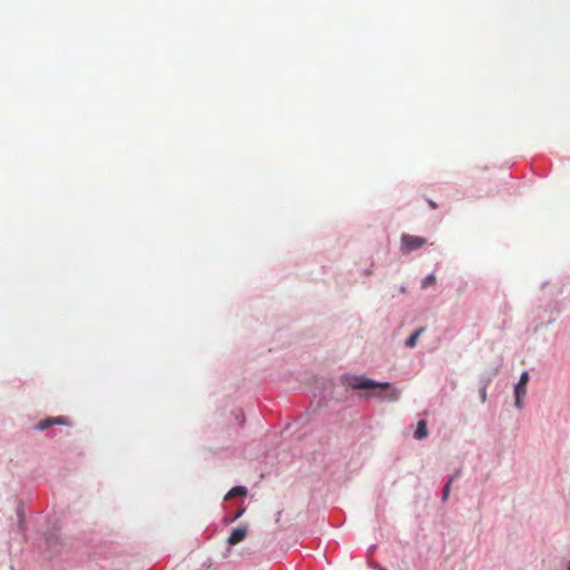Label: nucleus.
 I'll return each mask as SVG.
<instances>
[{"label":"nucleus","mask_w":570,"mask_h":570,"mask_svg":"<svg viewBox=\"0 0 570 570\" xmlns=\"http://www.w3.org/2000/svg\"><path fill=\"white\" fill-rule=\"evenodd\" d=\"M247 494V489L245 487H234L230 489L225 495V500H230L236 497H245Z\"/></svg>","instance_id":"nucleus-6"},{"label":"nucleus","mask_w":570,"mask_h":570,"mask_svg":"<svg viewBox=\"0 0 570 570\" xmlns=\"http://www.w3.org/2000/svg\"><path fill=\"white\" fill-rule=\"evenodd\" d=\"M429 205L432 209L436 208V204L433 200H429Z\"/></svg>","instance_id":"nucleus-14"},{"label":"nucleus","mask_w":570,"mask_h":570,"mask_svg":"<svg viewBox=\"0 0 570 570\" xmlns=\"http://www.w3.org/2000/svg\"><path fill=\"white\" fill-rule=\"evenodd\" d=\"M426 239L421 236L403 234L401 237V249L403 253H410L423 247Z\"/></svg>","instance_id":"nucleus-2"},{"label":"nucleus","mask_w":570,"mask_h":570,"mask_svg":"<svg viewBox=\"0 0 570 570\" xmlns=\"http://www.w3.org/2000/svg\"><path fill=\"white\" fill-rule=\"evenodd\" d=\"M53 424H68V419L65 417V416L49 417V419L40 421L36 425V429L40 430V431H43V430L52 426Z\"/></svg>","instance_id":"nucleus-4"},{"label":"nucleus","mask_w":570,"mask_h":570,"mask_svg":"<svg viewBox=\"0 0 570 570\" xmlns=\"http://www.w3.org/2000/svg\"><path fill=\"white\" fill-rule=\"evenodd\" d=\"M527 394V385H520V384H517L515 387H514V397H515V406L518 409H521L522 407V399Z\"/></svg>","instance_id":"nucleus-5"},{"label":"nucleus","mask_w":570,"mask_h":570,"mask_svg":"<svg viewBox=\"0 0 570 570\" xmlns=\"http://www.w3.org/2000/svg\"><path fill=\"white\" fill-rule=\"evenodd\" d=\"M381 570H385V569H381Z\"/></svg>","instance_id":"nucleus-15"},{"label":"nucleus","mask_w":570,"mask_h":570,"mask_svg":"<svg viewBox=\"0 0 570 570\" xmlns=\"http://www.w3.org/2000/svg\"><path fill=\"white\" fill-rule=\"evenodd\" d=\"M529 382V373L528 372H523L520 376V380L518 382V384H520L521 386L522 385H527Z\"/></svg>","instance_id":"nucleus-11"},{"label":"nucleus","mask_w":570,"mask_h":570,"mask_svg":"<svg viewBox=\"0 0 570 570\" xmlns=\"http://www.w3.org/2000/svg\"><path fill=\"white\" fill-rule=\"evenodd\" d=\"M436 283V277L434 274L428 275L421 283V288L426 289L430 286H434Z\"/></svg>","instance_id":"nucleus-9"},{"label":"nucleus","mask_w":570,"mask_h":570,"mask_svg":"<svg viewBox=\"0 0 570 570\" xmlns=\"http://www.w3.org/2000/svg\"><path fill=\"white\" fill-rule=\"evenodd\" d=\"M453 478L445 484L444 489H443V492H442V498L443 500H448L449 498V494H450V487H451V482H452Z\"/></svg>","instance_id":"nucleus-10"},{"label":"nucleus","mask_w":570,"mask_h":570,"mask_svg":"<svg viewBox=\"0 0 570 570\" xmlns=\"http://www.w3.org/2000/svg\"><path fill=\"white\" fill-rule=\"evenodd\" d=\"M480 397H481V401L482 402H485L487 401V387L483 386L481 390H480Z\"/></svg>","instance_id":"nucleus-12"},{"label":"nucleus","mask_w":570,"mask_h":570,"mask_svg":"<svg viewBox=\"0 0 570 570\" xmlns=\"http://www.w3.org/2000/svg\"><path fill=\"white\" fill-rule=\"evenodd\" d=\"M245 509H240L239 511L235 512V515L230 519L232 522L236 521L238 518H240L244 513Z\"/></svg>","instance_id":"nucleus-13"},{"label":"nucleus","mask_w":570,"mask_h":570,"mask_svg":"<svg viewBox=\"0 0 570 570\" xmlns=\"http://www.w3.org/2000/svg\"><path fill=\"white\" fill-rule=\"evenodd\" d=\"M343 383L351 389L362 390V389H381L389 391L386 397L390 401H396L399 399V391L393 389L390 383H377L373 380L366 379L364 376H355L347 375L342 379Z\"/></svg>","instance_id":"nucleus-1"},{"label":"nucleus","mask_w":570,"mask_h":570,"mask_svg":"<svg viewBox=\"0 0 570 570\" xmlns=\"http://www.w3.org/2000/svg\"><path fill=\"white\" fill-rule=\"evenodd\" d=\"M247 533H248L247 525L238 527L230 532V534L227 539V543L229 546H236L246 538Z\"/></svg>","instance_id":"nucleus-3"},{"label":"nucleus","mask_w":570,"mask_h":570,"mask_svg":"<svg viewBox=\"0 0 570 570\" xmlns=\"http://www.w3.org/2000/svg\"><path fill=\"white\" fill-rule=\"evenodd\" d=\"M428 435V426L424 420L419 421L414 436L417 440H422Z\"/></svg>","instance_id":"nucleus-7"},{"label":"nucleus","mask_w":570,"mask_h":570,"mask_svg":"<svg viewBox=\"0 0 570 570\" xmlns=\"http://www.w3.org/2000/svg\"><path fill=\"white\" fill-rule=\"evenodd\" d=\"M424 332V328L421 327L416 330L409 338L405 341V346L407 347H414L416 345L417 338L421 336V334Z\"/></svg>","instance_id":"nucleus-8"}]
</instances>
